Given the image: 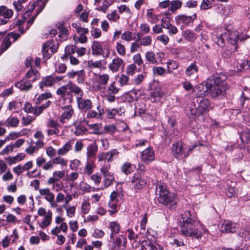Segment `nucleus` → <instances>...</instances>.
<instances>
[{
	"mask_svg": "<svg viewBox=\"0 0 250 250\" xmlns=\"http://www.w3.org/2000/svg\"><path fill=\"white\" fill-rule=\"evenodd\" d=\"M92 54L95 55H101L102 54L103 50L102 45L100 42L94 41L91 46Z\"/></svg>",
	"mask_w": 250,
	"mask_h": 250,
	"instance_id": "nucleus-30",
	"label": "nucleus"
},
{
	"mask_svg": "<svg viewBox=\"0 0 250 250\" xmlns=\"http://www.w3.org/2000/svg\"><path fill=\"white\" fill-rule=\"evenodd\" d=\"M187 148L184 146L181 142H176L172 147V154L177 159H182L188 156L187 152Z\"/></svg>",
	"mask_w": 250,
	"mask_h": 250,
	"instance_id": "nucleus-5",
	"label": "nucleus"
},
{
	"mask_svg": "<svg viewBox=\"0 0 250 250\" xmlns=\"http://www.w3.org/2000/svg\"><path fill=\"white\" fill-rule=\"evenodd\" d=\"M241 137L242 139H243V138H246L247 140H249L250 139V129L249 128H245L243 129V131L241 132Z\"/></svg>",
	"mask_w": 250,
	"mask_h": 250,
	"instance_id": "nucleus-64",
	"label": "nucleus"
},
{
	"mask_svg": "<svg viewBox=\"0 0 250 250\" xmlns=\"http://www.w3.org/2000/svg\"><path fill=\"white\" fill-rule=\"evenodd\" d=\"M182 2L180 0H172L170 2V5L168 10L172 13H175L177 10L182 7Z\"/></svg>",
	"mask_w": 250,
	"mask_h": 250,
	"instance_id": "nucleus-34",
	"label": "nucleus"
},
{
	"mask_svg": "<svg viewBox=\"0 0 250 250\" xmlns=\"http://www.w3.org/2000/svg\"><path fill=\"white\" fill-rule=\"evenodd\" d=\"M196 18V15L193 16H187L186 15H178L175 18L176 23L180 26L181 29L188 26L190 23H192Z\"/></svg>",
	"mask_w": 250,
	"mask_h": 250,
	"instance_id": "nucleus-6",
	"label": "nucleus"
},
{
	"mask_svg": "<svg viewBox=\"0 0 250 250\" xmlns=\"http://www.w3.org/2000/svg\"><path fill=\"white\" fill-rule=\"evenodd\" d=\"M131 182L133 187L136 189H140L143 188L146 184V181L142 178L139 173L134 174L131 179Z\"/></svg>",
	"mask_w": 250,
	"mask_h": 250,
	"instance_id": "nucleus-14",
	"label": "nucleus"
},
{
	"mask_svg": "<svg viewBox=\"0 0 250 250\" xmlns=\"http://www.w3.org/2000/svg\"><path fill=\"white\" fill-rule=\"evenodd\" d=\"M87 65L91 69L101 68L104 65L103 61L102 60L96 61L90 60L88 61Z\"/></svg>",
	"mask_w": 250,
	"mask_h": 250,
	"instance_id": "nucleus-37",
	"label": "nucleus"
},
{
	"mask_svg": "<svg viewBox=\"0 0 250 250\" xmlns=\"http://www.w3.org/2000/svg\"><path fill=\"white\" fill-rule=\"evenodd\" d=\"M99 112H97V111L93 110H88V111L86 114V117L87 118H96L99 119L102 117V113L99 110Z\"/></svg>",
	"mask_w": 250,
	"mask_h": 250,
	"instance_id": "nucleus-39",
	"label": "nucleus"
},
{
	"mask_svg": "<svg viewBox=\"0 0 250 250\" xmlns=\"http://www.w3.org/2000/svg\"><path fill=\"white\" fill-rule=\"evenodd\" d=\"M104 176V183L105 187H108L111 185L114 180L113 176L109 174Z\"/></svg>",
	"mask_w": 250,
	"mask_h": 250,
	"instance_id": "nucleus-49",
	"label": "nucleus"
},
{
	"mask_svg": "<svg viewBox=\"0 0 250 250\" xmlns=\"http://www.w3.org/2000/svg\"><path fill=\"white\" fill-rule=\"evenodd\" d=\"M125 66V62L123 59L119 57H117L112 60L111 63L108 65V68L112 72L118 71L120 68H123Z\"/></svg>",
	"mask_w": 250,
	"mask_h": 250,
	"instance_id": "nucleus-11",
	"label": "nucleus"
},
{
	"mask_svg": "<svg viewBox=\"0 0 250 250\" xmlns=\"http://www.w3.org/2000/svg\"><path fill=\"white\" fill-rule=\"evenodd\" d=\"M72 143L70 141L66 142L62 147L58 150V154L63 156L65 155L72 148Z\"/></svg>",
	"mask_w": 250,
	"mask_h": 250,
	"instance_id": "nucleus-28",
	"label": "nucleus"
},
{
	"mask_svg": "<svg viewBox=\"0 0 250 250\" xmlns=\"http://www.w3.org/2000/svg\"><path fill=\"white\" fill-rule=\"evenodd\" d=\"M67 164V160L64 159L61 157H57L50 160L46 163V164L44 166V168L45 170H51L53 167L54 164H59L61 166H65Z\"/></svg>",
	"mask_w": 250,
	"mask_h": 250,
	"instance_id": "nucleus-10",
	"label": "nucleus"
},
{
	"mask_svg": "<svg viewBox=\"0 0 250 250\" xmlns=\"http://www.w3.org/2000/svg\"><path fill=\"white\" fill-rule=\"evenodd\" d=\"M72 27H74L77 32L80 34H87L88 33V29L81 27L78 22L73 23L72 24Z\"/></svg>",
	"mask_w": 250,
	"mask_h": 250,
	"instance_id": "nucleus-40",
	"label": "nucleus"
},
{
	"mask_svg": "<svg viewBox=\"0 0 250 250\" xmlns=\"http://www.w3.org/2000/svg\"><path fill=\"white\" fill-rule=\"evenodd\" d=\"M54 84V81L52 76H47L42 79L39 83V87L42 89L45 87L52 86Z\"/></svg>",
	"mask_w": 250,
	"mask_h": 250,
	"instance_id": "nucleus-20",
	"label": "nucleus"
},
{
	"mask_svg": "<svg viewBox=\"0 0 250 250\" xmlns=\"http://www.w3.org/2000/svg\"><path fill=\"white\" fill-rule=\"evenodd\" d=\"M79 187L80 190L85 192H90L92 188L89 185L84 182H80ZM92 190H95V188H93Z\"/></svg>",
	"mask_w": 250,
	"mask_h": 250,
	"instance_id": "nucleus-41",
	"label": "nucleus"
},
{
	"mask_svg": "<svg viewBox=\"0 0 250 250\" xmlns=\"http://www.w3.org/2000/svg\"><path fill=\"white\" fill-rule=\"evenodd\" d=\"M116 130V127L114 125H105L104 126V130L103 131L104 132V133H108L110 134H113L115 133Z\"/></svg>",
	"mask_w": 250,
	"mask_h": 250,
	"instance_id": "nucleus-46",
	"label": "nucleus"
},
{
	"mask_svg": "<svg viewBox=\"0 0 250 250\" xmlns=\"http://www.w3.org/2000/svg\"><path fill=\"white\" fill-rule=\"evenodd\" d=\"M52 213L50 211H48L45 215L44 219L40 224V226L42 229H45L49 226L51 223Z\"/></svg>",
	"mask_w": 250,
	"mask_h": 250,
	"instance_id": "nucleus-27",
	"label": "nucleus"
},
{
	"mask_svg": "<svg viewBox=\"0 0 250 250\" xmlns=\"http://www.w3.org/2000/svg\"><path fill=\"white\" fill-rule=\"evenodd\" d=\"M240 236L246 240H250V228L246 229H241L239 232Z\"/></svg>",
	"mask_w": 250,
	"mask_h": 250,
	"instance_id": "nucleus-51",
	"label": "nucleus"
},
{
	"mask_svg": "<svg viewBox=\"0 0 250 250\" xmlns=\"http://www.w3.org/2000/svg\"><path fill=\"white\" fill-rule=\"evenodd\" d=\"M107 18L111 21L116 22L120 19V16L116 11L112 12L110 14L107 15Z\"/></svg>",
	"mask_w": 250,
	"mask_h": 250,
	"instance_id": "nucleus-53",
	"label": "nucleus"
},
{
	"mask_svg": "<svg viewBox=\"0 0 250 250\" xmlns=\"http://www.w3.org/2000/svg\"><path fill=\"white\" fill-rule=\"evenodd\" d=\"M13 14L12 10L8 9L5 6H0V16L3 17L5 19H9Z\"/></svg>",
	"mask_w": 250,
	"mask_h": 250,
	"instance_id": "nucleus-32",
	"label": "nucleus"
},
{
	"mask_svg": "<svg viewBox=\"0 0 250 250\" xmlns=\"http://www.w3.org/2000/svg\"><path fill=\"white\" fill-rule=\"evenodd\" d=\"M119 91V89L115 85V83H112L108 87V94H115Z\"/></svg>",
	"mask_w": 250,
	"mask_h": 250,
	"instance_id": "nucleus-57",
	"label": "nucleus"
},
{
	"mask_svg": "<svg viewBox=\"0 0 250 250\" xmlns=\"http://www.w3.org/2000/svg\"><path fill=\"white\" fill-rule=\"evenodd\" d=\"M36 80V77L32 79H27L24 78L19 82L15 83V86L20 89L21 90L27 91L29 90L32 87V83Z\"/></svg>",
	"mask_w": 250,
	"mask_h": 250,
	"instance_id": "nucleus-8",
	"label": "nucleus"
},
{
	"mask_svg": "<svg viewBox=\"0 0 250 250\" xmlns=\"http://www.w3.org/2000/svg\"><path fill=\"white\" fill-rule=\"evenodd\" d=\"M56 93L60 97V102L61 104H70L73 101V96L72 94L70 81L66 84L59 87L57 90Z\"/></svg>",
	"mask_w": 250,
	"mask_h": 250,
	"instance_id": "nucleus-4",
	"label": "nucleus"
},
{
	"mask_svg": "<svg viewBox=\"0 0 250 250\" xmlns=\"http://www.w3.org/2000/svg\"><path fill=\"white\" fill-rule=\"evenodd\" d=\"M64 176V171H55L53 173V176L57 181L62 179Z\"/></svg>",
	"mask_w": 250,
	"mask_h": 250,
	"instance_id": "nucleus-62",
	"label": "nucleus"
},
{
	"mask_svg": "<svg viewBox=\"0 0 250 250\" xmlns=\"http://www.w3.org/2000/svg\"><path fill=\"white\" fill-rule=\"evenodd\" d=\"M167 73H171L172 70L177 69L178 67V63L174 61H169L167 62Z\"/></svg>",
	"mask_w": 250,
	"mask_h": 250,
	"instance_id": "nucleus-43",
	"label": "nucleus"
},
{
	"mask_svg": "<svg viewBox=\"0 0 250 250\" xmlns=\"http://www.w3.org/2000/svg\"><path fill=\"white\" fill-rule=\"evenodd\" d=\"M198 102V108L201 111V113H203L207 111L210 106L209 101L208 99L203 98L201 99L200 101L197 100Z\"/></svg>",
	"mask_w": 250,
	"mask_h": 250,
	"instance_id": "nucleus-23",
	"label": "nucleus"
},
{
	"mask_svg": "<svg viewBox=\"0 0 250 250\" xmlns=\"http://www.w3.org/2000/svg\"><path fill=\"white\" fill-rule=\"evenodd\" d=\"M223 36L226 37V40L229 43L233 45H235L239 39L238 32L236 30L230 31L227 30L223 33Z\"/></svg>",
	"mask_w": 250,
	"mask_h": 250,
	"instance_id": "nucleus-15",
	"label": "nucleus"
},
{
	"mask_svg": "<svg viewBox=\"0 0 250 250\" xmlns=\"http://www.w3.org/2000/svg\"><path fill=\"white\" fill-rule=\"evenodd\" d=\"M112 4V3L109 1H104L103 5L100 6L98 10L102 11L103 13H105L109 6Z\"/></svg>",
	"mask_w": 250,
	"mask_h": 250,
	"instance_id": "nucleus-59",
	"label": "nucleus"
},
{
	"mask_svg": "<svg viewBox=\"0 0 250 250\" xmlns=\"http://www.w3.org/2000/svg\"><path fill=\"white\" fill-rule=\"evenodd\" d=\"M133 61L135 64H136L138 65H141L144 63L141 55L139 53H137L133 56Z\"/></svg>",
	"mask_w": 250,
	"mask_h": 250,
	"instance_id": "nucleus-55",
	"label": "nucleus"
},
{
	"mask_svg": "<svg viewBox=\"0 0 250 250\" xmlns=\"http://www.w3.org/2000/svg\"><path fill=\"white\" fill-rule=\"evenodd\" d=\"M159 60L157 59L156 55L153 51H147L145 54V58L146 61L149 62L151 64H158L160 62L162 61L161 58L164 57V54L162 53H159L157 54Z\"/></svg>",
	"mask_w": 250,
	"mask_h": 250,
	"instance_id": "nucleus-13",
	"label": "nucleus"
},
{
	"mask_svg": "<svg viewBox=\"0 0 250 250\" xmlns=\"http://www.w3.org/2000/svg\"><path fill=\"white\" fill-rule=\"evenodd\" d=\"M37 73L38 71L37 70H34L31 68L26 73L24 78H27V79H32L34 77H36V78H37Z\"/></svg>",
	"mask_w": 250,
	"mask_h": 250,
	"instance_id": "nucleus-58",
	"label": "nucleus"
},
{
	"mask_svg": "<svg viewBox=\"0 0 250 250\" xmlns=\"http://www.w3.org/2000/svg\"><path fill=\"white\" fill-rule=\"evenodd\" d=\"M181 233L185 236L199 239L202 236L201 231L198 230L196 216L189 211H186L179 217Z\"/></svg>",
	"mask_w": 250,
	"mask_h": 250,
	"instance_id": "nucleus-1",
	"label": "nucleus"
},
{
	"mask_svg": "<svg viewBox=\"0 0 250 250\" xmlns=\"http://www.w3.org/2000/svg\"><path fill=\"white\" fill-rule=\"evenodd\" d=\"M142 160L146 164H149L154 159V153L151 148H147L142 152Z\"/></svg>",
	"mask_w": 250,
	"mask_h": 250,
	"instance_id": "nucleus-16",
	"label": "nucleus"
},
{
	"mask_svg": "<svg viewBox=\"0 0 250 250\" xmlns=\"http://www.w3.org/2000/svg\"><path fill=\"white\" fill-rule=\"evenodd\" d=\"M207 90L213 98H220L226 93L227 86L224 79L218 75L212 77L206 84Z\"/></svg>",
	"mask_w": 250,
	"mask_h": 250,
	"instance_id": "nucleus-2",
	"label": "nucleus"
},
{
	"mask_svg": "<svg viewBox=\"0 0 250 250\" xmlns=\"http://www.w3.org/2000/svg\"><path fill=\"white\" fill-rule=\"evenodd\" d=\"M59 29L60 30V32L58 36L60 38V40L61 41L66 40L67 36L68 30L62 26H61Z\"/></svg>",
	"mask_w": 250,
	"mask_h": 250,
	"instance_id": "nucleus-45",
	"label": "nucleus"
},
{
	"mask_svg": "<svg viewBox=\"0 0 250 250\" xmlns=\"http://www.w3.org/2000/svg\"><path fill=\"white\" fill-rule=\"evenodd\" d=\"M110 228L112 231V232L110 234V238H112L114 234L119 233L120 229V227L117 222H112L110 223Z\"/></svg>",
	"mask_w": 250,
	"mask_h": 250,
	"instance_id": "nucleus-38",
	"label": "nucleus"
},
{
	"mask_svg": "<svg viewBox=\"0 0 250 250\" xmlns=\"http://www.w3.org/2000/svg\"><path fill=\"white\" fill-rule=\"evenodd\" d=\"M78 108L84 111H88L92 107V104L90 100L84 99L82 97L77 100Z\"/></svg>",
	"mask_w": 250,
	"mask_h": 250,
	"instance_id": "nucleus-17",
	"label": "nucleus"
},
{
	"mask_svg": "<svg viewBox=\"0 0 250 250\" xmlns=\"http://www.w3.org/2000/svg\"><path fill=\"white\" fill-rule=\"evenodd\" d=\"M85 34H80V36L79 37H74V40L75 42V43H77L78 42H80L82 43H84L87 42V38L86 36L84 35Z\"/></svg>",
	"mask_w": 250,
	"mask_h": 250,
	"instance_id": "nucleus-61",
	"label": "nucleus"
},
{
	"mask_svg": "<svg viewBox=\"0 0 250 250\" xmlns=\"http://www.w3.org/2000/svg\"><path fill=\"white\" fill-rule=\"evenodd\" d=\"M152 42L151 37L150 36H146L143 37L140 41V45L143 46H149Z\"/></svg>",
	"mask_w": 250,
	"mask_h": 250,
	"instance_id": "nucleus-52",
	"label": "nucleus"
},
{
	"mask_svg": "<svg viewBox=\"0 0 250 250\" xmlns=\"http://www.w3.org/2000/svg\"><path fill=\"white\" fill-rule=\"evenodd\" d=\"M62 108L64 110L63 112L60 117V121L62 123H65V120H69L74 113V109L70 104H66Z\"/></svg>",
	"mask_w": 250,
	"mask_h": 250,
	"instance_id": "nucleus-12",
	"label": "nucleus"
},
{
	"mask_svg": "<svg viewBox=\"0 0 250 250\" xmlns=\"http://www.w3.org/2000/svg\"><path fill=\"white\" fill-rule=\"evenodd\" d=\"M93 85L97 89H101L107 83L109 80V75L107 74H94Z\"/></svg>",
	"mask_w": 250,
	"mask_h": 250,
	"instance_id": "nucleus-7",
	"label": "nucleus"
},
{
	"mask_svg": "<svg viewBox=\"0 0 250 250\" xmlns=\"http://www.w3.org/2000/svg\"><path fill=\"white\" fill-rule=\"evenodd\" d=\"M127 232L128 233V238L130 240L133 241L134 244H133V245L135 247H138L140 243L141 242V240L138 238L137 235L135 234L132 229H128Z\"/></svg>",
	"mask_w": 250,
	"mask_h": 250,
	"instance_id": "nucleus-29",
	"label": "nucleus"
},
{
	"mask_svg": "<svg viewBox=\"0 0 250 250\" xmlns=\"http://www.w3.org/2000/svg\"><path fill=\"white\" fill-rule=\"evenodd\" d=\"M74 128L73 129V132L76 135H82L83 134L86 130V128L81 124H78L75 122L74 124Z\"/></svg>",
	"mask_w": 250,
	"mask_h": 250,
	"instance_id": "nucleus-31",
	"label": "nucleus"
},
{
	"mask_svg": "<svg viewBox=\"0 0 250 250\" xmlns=\"http://www.w3.org/2000/svg\"><path fill=\"white\" fill-rule=\"evenodd\" d=\"M198 71V67L195 63L193 62L189 65L185 71V73L188 76L195 75Z\"/></svg>",
	"mask_w": 250,
	"mask_h": 250,
	"instance_id": "nucleus-33",
	"label": "nucleus"
},
{
	"mask_svg": "<svg viewBox=\"0 0 250 250\" xmlns=\"http://www.w3.org/2000/svg\"><path fill=\"white\" fill-rule=\"evenodd\" d=\"M40 194L43 196L44 199L48 202H52L54 200L55 195L52 192L49 188H42L39 190Z\"/></svg>",
	"mask_w": 250,
	"mask_h": 250,
	"instance_id": "nucleus-19",
	"label": "nucleus"
},
{
	"mask_svg": "<svg viewBox=\"0 0 250 250\" xmlns=\"http://www.w3.org/2000/svg\"><path fill=\"white\" fill-rule=\"evenodd\" d=\"M156 193L159 195V202L165 205L173 202L175 197L174 194L170 192L163 184H158L156 186Z\"/></svg>",
	"mask_w": 250,
	"mask_h": 250,
	"instance_id": "nucleus-3",
	"label": "nucleus"
},
{
	"mask_svg": "<svg viewBox=\"0 0 250 250\" xmlns=\"http://www.w3.org/2000/svg\"><path fill=\"white\" fill-rule=\"evenodd\" d=\"M116 50L119 54L121 56H125L126 53V49L125 46L120 42H117L116 46Z\"/></svg>",
	"mask_w": 250,
	"mask_h": 250,
	"instance_id": "nucleus-42",
	"label": "nucleus"
},
{
	"mask_svg": "<svg viewBox=\"0 0 250 250\" xmlns=\"http://www.w3.org/2000/svg\"><path fill=\"white\" fill-rule=\"evenodd\" d=\"M184 37L188 42H193L197 38V35L189 30L184 31Z\"/></svg>",
	"mask_w": 250,
	"mask_h": 250,
	"instance_id": "nucleus-35",
	"label": "nucleus"
},
{
	"mask_svg": "<svg viewBox=\"0 0 250 250\" xmlns=\"http://www.w3.org/2000/svg\"><path fill=\"white\" fill-rule=\"evenodd\" d=\"M136 71L137 67L134 63L131 64L126 67V73L128 75H133Z\"/></svg>",
	"mask_w": 250,
	"mask_h": 250,
	"instance_id": "nucleus-54",
	"label": "nucleus"
},
{
	"mask_svg": "<svg viewBox=\"0 0 250 250\" xmlns=\"http://www.w3.org/2000/svg\"><path fill=\"white\" fill-rule=\"evenodd\" d=\"M46 161V159L42 156L38 157L36 159V164L37 167H42L43 170H45L44 168V166L46 164L47 162Z\"/></svg>",
	"mask_w": 250,
	"mask_h": 250,
	"instance_id": "nucleus-48",
	"label": "nucleus"
},
{
	"mask_svg": "<svg viewBox=\"0 0 250 250\" xmlns=\"http://www.w3.org/2000/svg\"><path fill=\"white\" fill-rule=\"evenodd\" d=\"M70 84L72 94L74 93L75 95L76 96L77 100H78L79 98H81L83 97V89L75 83H72L71 81H70Z\"/></svg>",
	"mask_w": 250,
	"mask_h": 250,
	"instance_id": "nucleus-21",
	"label": "nucleus"
},
{
	"mask_svg": "<svg viewBox=\"0 0 250 250\" xmlns=\"http://www.w3.org/2000/svg\"><path fill=\"white\" fill-rule=\"evenodd\" d=\"M67 69V66L65 64L62 63H58L56 64L55 70L56 71L59 73H64Z\"/></svg>",
	"mask_w": 250,
	"mask_h": 250,
	"instance_id": "nucleus-50",
	"label": "nucleus"
},
{
	"mask_svg": "<svg viewBox=\"0 0 250 250\" xmlns=\"http://www.w3.org/2000/svg\"><path fill=\"white\" fill-rule=\"evenodd\" d=\"M142 250H163V247L150 242H146L141 247Z\"/></svg>",
	"mask_w": 250,
	"mask_h": 250,
	"instance_id": "nucleus-25",
	"label": "nucleus"
},
{
	"mask_svg": "<svg viewBox=\"0 0 250 250\" xmlns=\"http://www.w3.org/2000/svg\"><path fill=\"white\" fill-rule=\"evenodd\" d=\"M67 76L70 79H74L77 77V82L79 84H83L85 79V72L83 70L74 71L67 73Z\"/></svg>",
	"mask_w": 250,
	"mask_h": 250,
	"instance_id": "nucleus-9",
	"label": "nucleus"
},
{
	"mask_svg": "<svg viewBox=\"0 0 250 250\" xmlns=\"http://www.w3.org/2000/svg\"><path fill=\"white\" fill-rule=\"evenodd\" d=\"M98 151V147L95 143H93L87 146V157L88 158L95 157Z\"/></svg>",
	"mask_w": 250,
	"mask_h": 250,
	"instance_id": "nucleus-24",
	"label": "nucleus"
},
{
	"mask_svg": "<svg viewBox=\"0 0 250 250\" xmlns=\"http://www.w3.org/2000/svg\"><path fill=\"white\" fill-rule=\"evenodd\" d=\"M132 33L129 31H126L122 34V40L127 42H130L132 40Z\"/></svg>",
	"mask_w": 250,
	"mask_h": 250,
	"instance_id": "nucleus-56",
	"label": "nucleus"
},
{
	"mask_svg": "<svg viewBox=\"0 0 250 250\" xmlns=\"http://www.w3.org/2000/svg\"><path fill=\"white\" fill-rule=\"evenodd\" d=\"M157 39L163 43L164 45H167L169 42V40L168 37L165 34L158 36L157 38Z\"/></svg>",
	"mask_w": 250,
	"mask_h": 250,
	"instance_id": "nucleus-63",
	"label": "nucleus"
},
{
	"mask_svg": "<svg viewBox=\"0 0 250 250\" xmlns=\"http://www.w3.org/2000/svg\"><path fill=\"white\" fill-rule=\"evenodd\" d=\"M11 34H7L3 39L1 44L0 46V55L6 51L11 45Z\"/></svg>",
	"mask_w": 250,
	"mask_h": 250,
	"instance_id": "nucleus-22",
	"label": "nucleus"
},
{
	"mask_svg": "<svg viewBox=\"0 0 250 250\" xmlns=\"http://www.w3.org/2000/svg\"><path fill=\"white\" fill-rule=\"evenodd\" d=\"M153 73L154 75H159L162 76L166 72V70L160 66H155L152 69Z\"/></svg>",
	"mask_w": 250,
	"mask_h": 250,
	"instance_id": "nucleus-47",
	"label": "nucleus"
},
{
	"mask_svg": "<svg viewBox=\"0 0 250 250\" xmlns=\"http://www.w3.org/2000/svg\"><path fill=\"white\" fill-rule=\"evenodd\" d=\"M77 46L75 45H68L65 48V53L68 54H74L76 52Z\"/></svg>",
	"mask_w": 250,
	"mask_h": 250,
	"instance_id": "nucleus-60",
	"label": "nucleus"
},
{
	"mask_svg": "<svg viewBox=\"0 0 250 250\" xmlns=\"http://www.w3.org/2000/svg\"><path fill=\"white\" fill-rule=\"evenodd\" d=\"M19 123L20 121L17 117L10 116L5 121L4 125L8 127H16Z\"/></svg>",
	"mask_w": 250,
	"mask_h": 250,
	"instance_id": "nucleus-26",
	"label": "nucleus"
},
{
	"mask_svg": "<svg viewBox=\"0 0 250 250\" xmlns=\"http://www.w3.org/2000/svg\"><path fill=\"white\" fill-rule=\"evenodd\" d=\"M236 225L229 221H225L220 226V230L223 232L233 233L236 231Z\"/></svg>",
	"mask_w": 250,
	"mask_h": 250,
	"instance_id": "nucleus-18",
	"label": "nucleus"
},
{
	"mask_svg": "<svg viewBox=\"0 0 250 250\" xmlns=\"http://www.w3.org/2000/svg\"><path fill=\"white\" fill-rule=\"evenodd\" d=\"M250 61L248 62L246 61H242L241 62H239L237 65V70L242 71L243 70L248 69L250 67Z\"/></svg>",
	"mask_w": 250,
	"mask_h": 250,
	"instance_id": "nucleus-44",
	"label": "nucleus"
},
{
	"mask_svg": "<svg viewBox=\"0 0 250 250\" xmlns=\"http://www.w3.org/2000/svg\"><path fill=\"white\" fill-rule=\"evenodd\" d=\"M134 169L133 166L128 162L124 163L121 167L122 171L126 175L131 173Z\"/></svg>",
	"mask_w": 250,
	"mask_h": 250,
	"instance_id": "nucleus-36",
	"label": "nucleus"
}]
</instances>
